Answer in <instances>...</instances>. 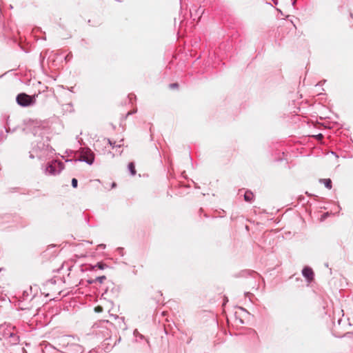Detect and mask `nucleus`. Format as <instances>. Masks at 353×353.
Here are the masks:
<instances>
[{
  "label": "nucleus",
  "mask_w": 353,
  "mask_h": 353,
  "mask_svg": "<svg viewBox=\"0 0 353 353\" xmlns=\"http://www.w3.org/2000/svg\"><path fill=\"white\" fill-rule=\"evenodd\" d=\"M115 186H116V183H112V188H114Z\"/></svg>",
  "instance_id": "14"
},
{
  "label": "nucleus",
  "mask_w": 353,
  "mask_h": 353,
  "mask_svg": "<svg viewBox=\"0 0 353 353\" xmlns=\"http://www.w3.org/2000/svg\"><path fill=\"white\" fill-rule=\"evenodd\" d=\"M244 199L246 201L250 202L254 199V194L252 192L247 191L245 192Z\"/></svg>",
  "instance_id": "6"
},
{
  "label": "nucleus",
  "mask_w": 353,
  "mask_h": 353,
  "mask_svg": "<svg viewBox=\"0 0 353 353\" xmlns=\"http://www.w3.org/2000/svg\"><path fill=\"white\" fill-rule=\"evenodd\" d=\"M316 137H317L318 139H321L323 137V135L321 134H318L316 136Z\"/></svg>",
  "instance_id": "13"
},
{
  "label": "nucleus",
  "mask_w": 353,
  "mask_h": 353,
  "mask_svg": "<svg viewBox=\"0 0 353 353\" xmlns=\"http://www.w3.org/2000/svg\"><path fill=\"white\" fill-rule=\"evenodd\" d=\"M179 86V84L177 83H174L170 84V88H176Z\"/></svg>",
  "instance_id": "11"
},
{
  "label": "nucleus",
  "mask_w": 353,
  "mask_h": 353,
  "mask_svg": "<svg viewBox=\"0 0 353 353\" xmlns=\"http://www.w3.org/2000/svg\"><path fill=\"white\" fill-rule=\"evenodd\" d=\"M303 275L307 279L308 281H312L314 279V272L313 270L306 267L302 271Z\"/></svg>",
  "instance_id": "3"
},
{
  "label": "nucleus",
  "mask_w": 353,
  "mask_h": 353,
  "mask_svg": "<svg viewBox=\"0 0 353 353\" xmlns=\"http://www.w3.org/2000/svg\"><path fill=\"white\" fill-rule=\"evenodd\" d=\"M103 307L101 305H98L94 307V311L97 313L101 312H103Z\"/></svg>",
  "instance_id": "8"
},
{
  "label": "nucleus",
  "mask_w": 353,
  "mask_h": 353,
  "mask_svg": "<svg viewBox=\"0 0 353 353\" xmlns=\"http://www.w3.org/2000/svg\"><path fill=\"white\" fill-rule=\"evenodd\" d=\"M81 158L88 164H92L94 159V154L91 150L88 148L83 149L81 154Z\"/></svg>",
  "instance_id": "2"
},
{
  "label": "nucleus",
  "mask_w": 353,
  "mask_h": 353,
  "mask_svg": "<svg viewBox=\"0 0 353 353\" xmlns=\"http://www.w3.org/2000/svg\"><path fill=\"white\" fill-rule=\"evenodd\" d=\"M77 183L78 181L75 178L72 179V185L73 188H76L77 187Z\"/></svg>",
  "instance_id": "9"
},
{
  "label": "nucleus",
  "mask_w": 353,
  "mask_h": 353,
  "mask_svg": "<svg viewBox=\"0 0 353 353\" xmlns=\"http://www.w3.org/2000/svg\"><path fill=\"white\" fill-rule=\"evenodd\" d=\"M106 279L105 276H99L96 279L99 283H103V281Z\"/></svg>",
  "instance_id": "10"
},
{
  "label": "nucleus",
  "mask_w": 353,
  "mask_h": 353,
  "mask_svg": "<svg viewBox=\"0 0 353 353\" xmlns=\"http://www.w3.org/2000/svg\"><path fill=\"white\" fill-rule=\"evenodd\" d=\"M34 95L30 96L25 93L18 94L17 97V103L22 106H28L34 103Z\"/></svg>",
  "instance_id": "1"
},
{
  "label": "nucleus",
  "mask_w": 353,
  "mask_h": 353,
  "mask_svg": "<svg viewBox=\"0 0 353 353\" xmlns=\"http://www.w3.org/2000/svg\"><path fill=\"white\" fill-rule=\"evenodd\" d=\"M97 266L99 268V269H103L104 268V265L101 263H97Z\"/></svg>",
  "instance_id": "12"
},
{
  "label": "nucleus",
  "mask_w": 353,
  "mask_h": 353,
  "mask_svg": "<svg viewBox=\"0 0 353 353\" xmlns=\"http://www.w3.org/2000/svg\"><path fill=\"white\" fill-rule=\"evenodd\" d=\"M129 170L132 176L136 174L135 165L134 163L131 162L128 164Z\"/></svg>",
  "instance_id": "7"
},
{
  "label": "nucleus",
  "mask_w": 353,
  "mask_h": 353,
  "mask_svg": "<svg viewBox=\"0 0 353 353\" xmlns=\"http://www.w3.org/2000/svg\"><path fill=\"white\" fill-rule=\"evenodd\" d=\"M320 183H323L325 186L328 188H332V181L330 179H321L319 180Z\"/></svg>",
  "instance_id": "5"
},
{
  "label": "nucleus",
  "mask_w": 353,
  "mask_h": 353,
  "mask_svg": "<svg viewBox=\"0 0 353 353\" xmlns=\"http://www.w3.org/2000/svg\"><path fill=\"white\" fill-rule=\"evenodd\" d=\"M56 162L50 163L46 169V172L49 174H55L56 173Z\"/></svg>",
  "instance_id": "4"
}]
</instances>
